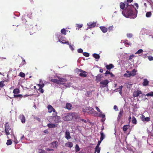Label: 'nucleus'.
Listing matches in <instances>:
<instances>
[{"label":"nucleus","instance_id":"19","mask_svg":"<svg viewBox=\"0 0 153 153\" xmlns=\"http://www.w3.org/2000/svg\"><path fill=\"white\" fill-rule=\"evenodd\" d=\"M87 113H88V114H90V115H91V114L94 115V114H97V112L96 111L94 110L93 109V110L90 111H87Z\"/></svg>","mask_w":153,"mask_h":153},{"label":"nucleus","instance_id":"14","mask_svg":"<svg viewBox=\"0 0 153 153\" xmlns=\"http://www.w3.org/2000/svg\"><path fill=\"white\" fill-rule=\"evenodd\" d=\"M106 67L108 70L110 71L111 68H112L114 67V66L112 64H110L109 65H106Z\"/></svg>","mask_w":153,"mask_h":153},{"label":"nucleus","instance_id":"59","mask_svg":"<svg viewBox=\"0 0 153 153\" xmlns=\"http://www.w3.org/2000/svg\"><path fill=\"white\" fill-rule=\"evenodd\" d=\"M132 86V84H128L127 85V88H130Z\"/></svg>","mask_w":153,"mask_h":153},{"label":"nucleus","instance_id":"40","mask_svg":"<svg viewBox=\"0 0 153 153\" xmlns=\"http://www.w3.org/2000/svg\"><path fill=\"white\" fill-rule=\"evenodd\" d=\"M37 85L39 87V88H42L44 86L45 84L42 83V84H38Z\"/></svg>","mask_w":153,"mask_h":153},{"label":"nucleus","instance_id":"4","mask_svg":"<svg viewBox=\"0 0 153 153\" xmlns=\"http://www.w3.org/2000/svg\"><path fill=\"white\" fill-rule=\"evenodd\" d=\"M10 130L11 128L8 122L6 123L5 124L4 130V131L6 135L8 136L10 134L9 131Z\"/></svg>","mask_w":153,"mask_h":153},{"label":"nucleus","instance_id":"29","mask_svg":"<svg viewBox=\"0 0 153 153\" xmlns=\"http://www.w3.org/2000/svg\"><path fill=\"white\" fill-rule=\"evenodd\" d=\"M79 76L81 77H86L87 76V74H86L85 73H80Z\"/></svg>","mask_w":153,"mask_h":153},{"label":"nucleus","instance_id":"38","mask_svg":"<svg viewBox=\"0 0 153 153\" xmlns=\"http://www.w3.org/2000/svg\"><path fill=\"white\" fill-rule=\"evenodd\" d=\"M19 76L22 77L24 78L25 76V74L24 73L20 72L19 73Z\"/></svg>","mask_w":153,"mask_h":153},{"label":"nucleus","instance_id":"34","mask_svg":"<svg viewBox=\"0 0 153 153\" xmlns=\"http://www.w3.org/2000/svg\"><path fill=\"white\" fill-rule=\"evenodd\" d=\"M80 150V148L78 144H76L75 146V151L76 152H78Z\"/></svg>","mask_w":153,"mask_h":153},{"label":"nucleus","instance_id":"42","mask_svg":"<svg viewBox=\"0 0 153 153\" xmlns=\"http://www.w3.org/2000/svg\"><path fill=\"white\" fill-rule=\"evenodd\" d=\"M72 105L70 103H68V109L71 110V109Z\"/></svg>","mask_w":153,"mask_h":153},{"label":"nucleus","instance_id":"47","mask_svg":"<svg viewBox=\"0 0 153 153\" xmlns=\"http://www.w3.org/2000/svg\"><path fill=\"white\" fill-rule=\"evenodd\" d=\"M127 37L129 38H131L133 36L132 34L131 33H127L126 35Z\"/></svg>","mask_w":153,"mask_h":153},{"label":"nucleus","instance_id":"39","mask_svg":"<svg viewBox=\"0 0 153 153\" xmlns=\"http://www.w3.org/2000/svg\"><path fill=\"white\" fill-rule=\"evenodd\" d=\"M146 96L147 97L153 96V92H151L146 94Z\"/></svg>","mask_w":153,"mask_h":153},{"label":"nucleus","instance_id":"30","mask_svg":"<svg viewBox=\"0 0 153 153\" xmlns=\"http://www.w3.org/2000/svg\"><path fill=\"white\" fill-rule=\"evenodd\" d=\"M152 16V13L151 12H147L146 15V16L147 17H150Z\"/></svg>","mask_w":153,"mask_h":153},{"label":"nucleus","instance_id":"49","mask_svg":"<svg viewBox=\"0 0 153 153\" xmlns=\"http://www.w3.org/2000/svg\"><path fill=\"white\" fill-rule=\"evenodd\" d=\"M99 117L102 118H104L105 117V115L104 114H102V112H100L99 115Z\"/></svg>","mask_w":153,"mask_h":153},{"label":"nucleus","instance_id":"52","mask_svg":"<svg viewBox=\"0 0 153 153\" xmlns=\"http://www.w3.org/2000/svg\"><path fill=\"white\" fill-rule=\"evenodd\" d=\"M83 26L82 24L79 25V24H76V27L78 28H80L82 27Z\"/></svg>","mask_w":153,"mask_h":153},{"label":"nucleus","instance_id":"11","mask_svg":"<svg viewBox=\"0 0 153 153\" xmlns=\"http://www.w3.org/2000/svg\"><path fill=\"white\" fill-rule=\"evenodd\" d=\"M59 38V37H58L59 40L60 42H62V43L63 44H66L67 43L66 39L65 38L62 36H61L60 38Z\"/></svg>","mask_w":153,"mask_h":153},{"label":"nucleus","instance_id":"63","mask_svg":"<svg viewBox=\"0 0 153 153\" xmlns=\"http://www.w3.org/2000/svg\"><path fill=\"white\" fill-rule=\"evenodd\" d=\"M82 111L84 112V113H85L86 112H87V110L86 109V108H83L82 110Z\"/></svg>","mask_w":153,"mask_h":153},{"label":"nucleus","instance_id":"6","mask_svg":"<svg viewBox=\"0 0 153 153\" xmlns=\"http://www.w3.org/2000/svg\"><path fill=\"white\" fill-rule=\"evenodd\" d=\"M48 112L49 113H51L52 111L53 112V115H56L57 112L55 110L51 105H48Z\"/></svg>","mask_w":153,"mask_h":153},{"label":"nucleus","instance_id":"64","mask_svg":"<svg viewBox=\"0 0 153 153\" xmlns=\"http://www.w3.org/2000/svg\"><path fill=\"white\" fill-rule=\"evenodd\" d=\"M123 87V86L122 85H121L119 86V88H118V89H119V90H122Z\"/></svg>","mask_w":153,"mask_h":153},{"label":"nucleus","instance_id":"31","mask_svg":"<svg viewBox=\"0 0 153 153\" xmlns=\"http://www.w3.org/2000/svg\"><path fill=\"white\" fill-rule=\"evenodd\" d=\"M14 97L15 98H18V97H20V98H21L23 96L22 94H14Z\"/></svg>","mask_w":153,"mask_h":153},{"label":"nucleus","instance_id":"24","mask_svg":"<svg viewBox=\"0 0 153 153\" xmlns=\"http://www.w3.org/2000/svg\"><path fill=\"white\" fill-rule=\"evenodd\" d=\"M137 72V71L135 69H133L132 71L130 72V73L131 74V76H134L136 75V72Z\"/></svg>","mask_w":153,"mask_h":153},{"label":"nucleus","instance_id":"5","mask_svg":"<svg viewBox=\"0 0 153 153\" xmlns=\"http://www.w3.org/2000/svg\"><path fill=\"white\" fill-rule=\"evenodd\" d=\"M140 94H141V95L139 96V97H143L144 96H145V95L144 94L142 93L141 91L137 90L136 91H134L133 94V96L134 97H137L139 96Z\"/></svg>","mask_w":153,"mask_h":153},{"label":"nucleus","instance_id":"26","mask_svg":"<svg viewBox=\"0 0 153 153\" xmlns=\"http://www.w3.org/2000/svg\"><path fill=\"white\" fill-rule=\"evenodd\" d=\"M93 56L95 58L97 59H99L100 58V55L97 53H94L93 54Z\"/></svg>","mask_w":153,"mask_h":153},{"label":"nucleus","instance_id":"61","mask_svg":"<svg viewBox=\"0 0 153 153\" xmlns=\"http://www.w3.org/2000/svg\"><path fill=\"white\" fill-rule=\"evenodd\" d=\"M71 138V137L70 134L69 132H68V139H70Z\"/></svg>","mask_w":153,"mask_h":153},{"label":"nucleus","instance_id":"55","mask_svg":"<svg viewBox=\"0 0 153 153\" xmlns=\"http://www.w3.org/2000/svg\"><path fill=\"white\" fill-rule=\"evenodd\" d=\"M39 153H45V152L44 150H42L41 149H39Z\"/></svg>","mask_w":153,"mask_h":153},{"label":"nucleus","instance_id":"17","mask_svg":"<svg viewBox=\"0 0 153 153\" xmlns=\"http://www.w3.org/2000/svg\"><path fill=\"white\" fill-rule=\"evenodd\" d=\"M149 83V81L146 79H143V85L144 86H146L148 85Z\"/></svg>","mask_w":153,"mask_h":153},{"label":"nucleus","instance_id":"16","mask_svg":"<svg viewBox=\"0 0 153 153\" xmlns=\"http://www.w3.org/2000/svg\"><path fill=\"white\" fill-rule=\"evenodd\" d=\"M123 114V109H122L121 110H120V112L119 114L117 117V120H120V119L121 118L122 114Z\"/></svg>","mask_w":153,"mask_h":153},{"label":"nucleus","instance_id":"8","mask_svg":"<svg viewBox=\"0 0 153 153\" xmlns=\"http://www.w3.org/2000/svg\"><path fill=\"white\" fill-rule=\"evenodd\" d=\"M109 81L107 79L104 80L100 82V84L102 85L103 87H105L108 85Z\"/></svg>","mask_w":153,"mask_h":153},{"label":"nucleus","instance_id":"27","mask_svg":"<svg viewBox=\"0 0 153 153\" xmlns=\"http://www.w3.org/2000/svg\"><path fill=\"white\" fill-rule=\"evenodd\" d=\"M132 122L134 124H137V120L136 118L134 116L132 117Z\"/></svg>","mask_w":153,"mask_h":153},{"label":"nucleus","instance_id":"57","mask_svg":"<svg viewBox=\"0 0 153 153\" xmlns=\"http://www.w3.org/2000/svg\"><path fill=\"white\" fill-rule=\"evenodd\" d=\"M126 72L127 73L128 75V77H130L131 76V74L129 71H126Z\"/></svg>","mask_w":153,"mask_h":153},{"label":"nucleus","instance_id":"62","mask_svg":"<svg viewBox=\"0 0 153 153\" xmlns=\"http://www.w3.org/2000/svg\"><path fill=\"white\" fill-rule=\"evenodd\" d=\"M95 108L96 109V110L98 112H100L101 111L100 110L99 108L97 106H96Z\"/></svg>","mask_w":153,"mask_h":153},{"label":"nucleus","instance_id":"18","mask_svg":"<svg viewBox=\"0 0 153 153\" xmlns=\"http://www.w3.org/2000/svg\"><path fill=\"white\" fill-rule=\"evenodd\" d=\"M130 127V126L129 125H124L123 127V130L124 131H126Z\"/></svg>","mask_w":153,"mask_h":153},{"label":"nucleus","instance_id":"54","mask_svg":"<svg viewBox=\"0 0 153 153\" xmlns=\"http://www.w3.org/2000/svg\"><path fill=\"white\" fill-rule=\"evenodd\" d=\"M38 90L41 93H43L44 92V91L42 88H39Z\"/></svg>","mask_w":153,"mask_h":153},{"label":"nucleus","instance_id":"44","mask_svg":"<svg viewBox=\"0 0 153 153\" xmlns=\"http://www.w3.org/2000/svg\"><path fill=\"white\" fill-rule=\"evenodd\" d=\"M77 70H78V72H81V73H86V72L84 71H83L81 69H80L78 68H77Z\"/></svg>","mask_w":153,"mask_h":153},{"label":"nucleus","instance_id":"7","mask_svg":"<svg viewBox=\"0 0 153 153\" xmlns=\"http://www.w3.org/2000/svg\"><path fill=\"white\" fill-rule=\"evenodd\" d=\"M59 79H52L51 80V81L55 83L58 84H61L62 82H63V80L64 79H63L62 78H58Z\"/></svg>","mask_w":153,"mask_h":153},{"label":"nucleus","instance_id":"22","mask_svg":"<svg viewBox=\"0 0 153 153\" xmlns=\"http://www.w3.org/2000/svg\"><path fill=\"white\" fill-rule=\"evenodd\" d=\"M47 126L50 128H54L56 127V125L53 124L48 123L47 124Z\"/></svg>","mask_w":153,"mask_h":153},{"label":"nucleus","instance_id":"1","mask_svg":"<svg viewBox=\"0 0 153 153\" xmlns=\"http://www.w3.org/2000/svg\"><path fill=\"white\" fill-rule=\"evenodd\" d=\"M126 7L122 11L123 15L126 17L134 19L137 16V10L136 8H134L133 5H129L127 3Z\"/></svg>","mask_w":153,"mask_h":153},{"label":"nucleus","instance_id":"60","mask_svg":"<svg viewBox=\"0 0 153 153\" xmlns=\"http://www.w3.org/2000/svg\"><path fill=\"white\" fill-rule=\"evenodd\" d=\"M134 56V55L133 54L131 55L129 58V60H131L132 59V58Z\"/></svg>","mask_w":153,"mask_h":153},{"label":"nucleus","instance_id":"3","mask_svg":"<svg viewBox=\"0 0 153 153\" xmlns=\"http://www.w3.org/2000/svg\"><path fill=\"white\" fill-rule=\"evenodd\" d=\"M51 122L52 123H59L60 121V117L56 115H54L51 117Z\"/></svg>","mask_w":153,"mask_h":153},{"label":"nucleus","instance_id":"9","mask_svg":"<svg viewBox=\"0 0 153 153\" xmlns=\"http://www.w3.org/2000/svg\"><path fill=\"white\" fill-rule=\"evenodd\" d=\"M103 76L101 74H100L97 75L96 76V81L97 82H100L101 80V79L102 78Z\"/></svg>","mask_w":153,"mask_h":153},{"label":"nucleus","instance_id":"35","mask_svg":"<svg viewBox=\"0 0 153 153\" xmlns=\"http://www.w3.org/2000/svg\"><path fill=\"white\" fill-rule=\"evenodd\" d=\"M22 59H23L22 62L20 64L19 67H21L23 65H25L26 64V62L25 61V59H23L22 58Z\"/></svg>","mask_w":153,"mask_h":153},{"label":"nucleus","instance_id":"51","mask_svg":"<svg viewBox=\"0 0 153 153\" xmlns=\"http://www.w3.org/2000/svg\"><path fill=\"white\" fill-rule=\"evenodd\" d=\"M111 73V72L110 71H108V70H107L106 71L105 73V76H107L108 74H110Z\"/></svg>","mask_w":153,"mask_h":153},{"label":"nucleus","instance_id":"20","mask_svg":"<svg viewBox=\"0 0 153 153\" xmlns=\"http://www.w3.org/2000/svg\"><path fill=\"white\" fill-rule=\"evenodd\" d=\"M126 3L125 4L123 2H121L120 3V7L121 9L123 10L125 7Z\"/></svg>","mask_w":153,"mask_h":153},{"label":"nucleus","instance_id":"28","mask_svg":"<svg viewBox=\"0 0 153 153\" xmlns=\"http://www.w3.org/2000/svg\"><path fill=\"white\" fill-rule=\"evenodd\" d=\"M100 149L99 147H97V146H96L95 149V152L94 153H95L96 152H97V153H100Z\"/></svg>","mask_w":153,"mask_h":153},{"label":"nucleus","instance_id":"50","mask_svg":"<svg viewBox=\"0 0 153 153\" xmlns=\"http://www.w3.org/2000/svg\"><path fill=\"white\" fill-rule=\"evenodd\" d=\"M68 146L70 148L72 147L73 146V144L72 142H69L68 143Z\"/></svg>","mask_w":153,"mask_h":153},{"label":"nucleus","instance_id":"33","mask_svg":"<svg viewBox=\"0 0 153 153\" xmlns=\"http://www.w3.org/2000/svg\"><path fill=\"white\" fill-rule=\"evenodd\" d=\"M12 144V142L11 139L8 140L6 143V144L7 145H10Z\"/></svg>","mask_w":153,"mask_h":153},{"label":"nucleus","instance_id":"46","mask_svg":"<svg viewBox=\"0 0 153 153\" xmlns=\"http://www.w3.org/2000/svg\"><path fill=\"white\" fill-rule=\"evenodd\" d=\"M87 110V111H92L93 110V108L91 107H87L85 108Z\"/></svg>","mask_w":153,"mask_h":153},{"label":"nucleus","instance_id":"15","mask_svg":"<svg viewBox=\"0 0 153 153\" xmlns=\"http://www.w3.org/2000/svg\"><path fill=\"white\" fill-rule=\"evenodd\" d=\"M58 142L57 141L53 142L51 143V147L53 148H56L58 146Z\"/></svg>","mask_w":153,"mask_h":153},{"label":"nucleus","instance_id":"12","mask_svg":"<svg viewBox=\"0 0 153 153\" xmlns=\"http://www.w3.org/2000/svg\"><path fill=\"white\" fill-rule=\"evenodd\" d=\"M141 120L143 122H148L149 121L150 118L149 117H146L144 115H142L141 117Z\"/></svg>","mask_w":153,"mask_h":153},{"label":"nucleus","instance_id":"53","mask_svg":"<svg viewBox=\"0 0 153 153\" xmlns=\"http://www.w3.org/2000/svg\"><path fill=\"white\" fill-rule=\"evenodd\" d=\"M148 58L149 61L153 60V57L151 56H148Z\"/></svg>","mask_w":153,"mask_h":153},{"label":"nucleus","instance_id":"25","mask_svg":"<svg viewBox=\"0 0 153 153\" xmlns=\"http://www.w3.org/2000/svg\"><path fill=\"white\" fill-rule=\"evenodd\" d=\"M20 117L21 118V121L22 123H25V116L22 115L20 116Z\"/></svg>","mask_w":153,"mask_h":153},{"label":"nucleus","instance_id":"41","mask_svg":"<svg viewBox=\"0 0 153 153\" xmlns=\"http://www.w3.org/2000/svg\"><path fill=\"white\" fill-rule=\"evenodd\" d=\"M113 28L114 27L113 26H110L108 27V30L109 32H110L111 31L113 30Z\"/></svg>","mask_w":153,"mask_h":153},{"label":"nucleus","instance_id":"45","mask_svg":"<svg viewBox=\"0 0 153 153\" xmlns=\"http://www.w3.org/2000/svg\"><path fill=\"white\" fill-rule=\"evenodd\" d=\"M68 45H69V48L72 51H73L74 50L73 46L71 45V44H69L68 41Z\"/></svg>","mask_w":153,"mask_h":153},{"label":"nucleus","instance_id":"43","mask_svg":"<svg viewBox=\"0 0 153 153\" xmlns=\"http://www.w3.org/2000/svg\"><path fill=\"white\" fill-rule=\"evenodd\" d=\"M143 51L142 49H140L139 50L135 53V54H140L142 53Z\"/></svg>","mask_w":153,"mask_h":153},{"label":"nucleus","instance_id":"36","mask_svg":"<svg viewBox=\"0 0 153 153\" xmlns=\"http://www.w3.org/2000/svg\"><path fill=\"white\" fill-rule=\"evenodd\" d=\"M61 33L63 34L66 35V32L65 29H64V28L62 29L61 30Z\"/></svg>","mask_w":153,"mask_h":153},{"label":"nucleus","instance_id":"2","mask_svg":"<svg viewBox=\"0 0 153 153\" xmlns=\"http://www.w3.org/2000/svg\"><path fill=\"white\" fill-rule=\"evenodd\" d=\"M79 118L76 113H68V121L71 120L72 119H76Z\"/></svg>","mask_w":153,"mask_h":153},{"label":"nucleus","instance_id":"58","mask_svg":"<svg viewBox=\"0 0 153 153\" xmlns=\"http://www.w3.org/2000/svg\"><path fill=\"white\" fill-rule=\"evenodd\" d=\"M102 141V140H100L99 141L96 146H97V147H99Z\"/></svg>","mask_w":153,"mask_h":153},{"label":"nucleus","instance_id":"23","mask_svg":"<svg viewBox=\"0 0 153 153\" xmlns=\"http://www.w3.org/2000/svg\"><path fill=\"white\" fill-rule=\"evenodd\" d=\"M20 92V90L19 89L16 88L14 89L13 91V93L14 94H18Z\"/></svg>","mask_w":153,"mask_h":153},{"label":"nucleus","instance_id":"56","mask_svg":"<svg viewBox=\"0 0 153 153\" xmlns=\"http://www.w3.org/2000/svg\"><path fill=\"white\" fill-rule=\"evenodd\" d=\"M78 52L79 53H82L83 52V50L81 48H79V49H78Z\"/></svg>","mask_w":153,"mask_h":153},{"label":"nucleus","instance_id":"21","mask_svg":"<svg viewBox=\"0 0 153 153\" xmlns=\"http://www.w3.org/2000/svg\"><path fill=\"white\" fill-rule=\"evenodd\" d=\"M100 134L101 135L100 140H102L105 138V136L102 131L100 132Z\"/></svg>","mask_w":153,"mask_h":153},{"label":"nucleus","instance_id":"13","mask_svg":"<svg viewBox=\"0 0 153 153\" xmlns=\"http://www.w3.org/2000/svg\"><path fill=\"white\" fill-rule=\"evenodd\" d=\"M100 28L102 32L103 33H105L108 31V28L105 26H100Z\"/></svg>","mask_w":153,"mask_h":153},{"label":"nucleus","instance_id":"48","mask_svg":"<svg viewBox=\"0 0 153 153\" xmlns=\"http://www.w3.org/2000/svg\"><path fill=\"white\" fill-rule=\"evenodd\" d=\"M83 55L86 57H88L89 56V54L87 52H84L83 53Z\"/></svg>","mask_w":153,"mask_h":153},{"label":"nucleus","instance_id":"32","mask_svg":"<svg viewBox=\"0 0 153 153\" xmlns=\"http://www.w3.org/2000/svg\"><path fill=\"white\" fill-rule=\"evenodd\" d=\"M5 85L4 81H2L0 82V88H2Z\"/></svg>","mask_w":153,"mask_h":153},{"label":"nucleus","instance_id":"10","mask_svg":"<svg viewBox=\"0 0 153 153\" xmlns=\"http://www.w3.org/2000/svg\"><path fill=\"white\" fill-rule=\"evenodd\" d=\"M96 25L95 22H89L88 24V27L89 28H91L95 27Z\"/></svg>","mask_w":153,"mask_h":153},{"label":"nucleus","instance_id":"37","mask_svg":"<svg viewBox=\"0 0 153 153\" xmlns=\"http://www.w3.org/2000/svg\"><path fill=\"white\" fill-rule=\"evenodd\" d=\"M92 91H88L86 92V95L88 96H89V95L92 94Z\"/></svg>","mask_w":153,"mask_h":153}]
</instances>
